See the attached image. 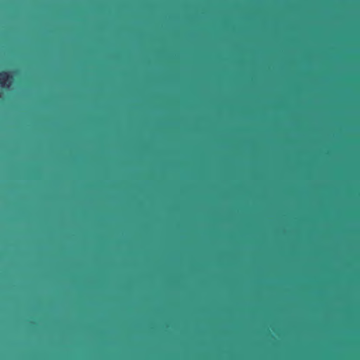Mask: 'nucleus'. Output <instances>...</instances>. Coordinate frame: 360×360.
<instances>
[{
  "label": "nucleus",
  "mask_w": 360,
  "mask_h": 360,
  "mask_svg": "<svg viewBox=\"0 0 360 360\" xmlns=\"http://www.w3.org/2000/svg\"><path fill=\"white\" fill-rule=\"evenodd\" d=\"M11 76L8 72L2 71L0 72V84L1 86H5L7 82L9 81Z\"/></svg>",
  "instance_id": "1"
}]
</instances>
